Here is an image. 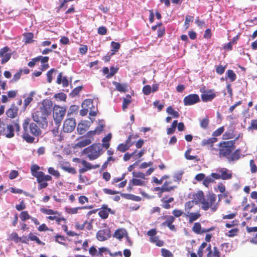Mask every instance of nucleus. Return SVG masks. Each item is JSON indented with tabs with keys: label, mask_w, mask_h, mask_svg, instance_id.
<instances>
[{
	"label": "nucleus",
	"mask_w": 257,
	"mask_h": 257,
	"mask_svg": "<svg viewBox=\"0 0 257 257\" xmlns=\"http://www.w3.org/2000/svg\"><path fill=\"white\" fill-rule=\"evenodd\" d=\"M240 137V135L235 140L220 142L218 145V156L220 158H225L229 162L236 161L240 158L241 151L239 149L235 150V141Z\"/></svg>",
	"instance_id": "f257e3e1"
},
{
	"label": "nucleus",
	"mask_w": 257,
	"mask_h": 257,
	"mask_svg": "<svg viewBox=\"0 0 257 257\" xmlns=\"http://www.w3.org/2000/svg\"><path fill=\"white\" fill-rule=\"evenodd\" d=\"M30 118H26L23 122L22 126L24 131L23 138L27 143H32L34 142L35 138L30 134L38 137L41 135L42 132L36 123H30Z\"/></svg>",
	"instance_id": "f03ea898"
},
{
	"label": "nucleus",
	"mask_w": 257,
	"mask_h": 257,
	"mask_svg": "<svg viewBox=\"0 0 257 257\" xmlns=\"http://www.w3.org/2000/svg\"><path fill=\"white\" fill-rule=\"evenodd\" d=\"M195 205V202L191 200H189L184 204V217L189 218V223H192L201 216L199 210L195 212H192V209Z\"/></svg>",
	"instance_id": "7ed1b4c3"
},
{
	"label": "nucleus",
	"mask_w": 257,
	"mask_h": 257,
	"mask_svg": "<svg viewBox=\"0 0 257 257\" xmlns=\"http://www.w3.org/2000/svg\"><path fill=\"white\" fill-rule=\"evenodd\" d=\"M83 153L87 155L90 160H94L103 153L102 147L100 143H94L85 148Z\"/></svg>",
	"instance_id": "20e7f679"
},
{
	"label": "nucleus",
	"mask_w": 257,
	"mask_h": 257,
	"mask_svg": "<svg viewBox=\"0 0 257 257\" xmlns=\"http://www.w3.org/2000/svg\"><path fill=\"white\" fill-rule=\"evenodd\" d=\"M216 199V196L215 194L213 193L207 194L201 204L202 209L206 211L210 208L212 211H215L218 207V204L215 203Z\"/></svg>",
	"instance_id": "39448f33"
},
{
	"label": "nucleus",
	"mask_w": 257,
	"mask_h": 257,
	"mask_svg": "<svg viewBox=\"0 0 257 257\" xmlns=\"http://www.w3.org/2000/svg\"><path fill=\"white\" fill-rule=\"evenodd\" d=\"M48 117V116L39 108L32 113V118L33 120L39 123L42 128H45L47 126Z\"/></svg>",
	"instance_id": "423d86ee"
},
{
	"label": "nucleus",
	"mask_w": 257,
	"mask_h": 257,
	"mask_svg": "<svg viewBox=\"0 0 257 257\" xmlns=\"http://www.w3.org/2000/svg\"><path fill=\"white\" fill-rule=\"evenodd\" d=\"M66 108L59 105L55 104L53 107V117L56 123H60L64 118Z\"/></svg>",
	"instance_id": "0eeeda50"
},
{
	"label": "nucleus",
	"mask_w": 257,
	"mask_h": 257,
	"mask_svg": "<svg viewBox=\"0 0 257 257\" xmlns=\"http://www.w3.org/2000/svg\"><path fill=\"white\" fill-rule=\"evenodd\" d=\"M22 104V100L20 98L18 99L16 103H13L6 112L7 116L11 118L16 117L18 114L19 106H21Z\"/></svg>",
	"instance_id": "6e6552de"
},
{
	"label": "nucleus",
	"mask_w": 257,
	"mask_h": 257,
	"mask_svg": "<svg viewBox=\"0 0 257 257\" xmlns=\"http://www.w3.org/2000/svg\"><path fill=\"white\" fill-rule=\"evenodd\" d=\"M37 182L38 183V190L46 188L48 186L47 181L52 180V177L49 175H46L44 173H40L38 176H36Z\"/></svg>",
	"instance_id": "1a4fd4ad"
},
{
	"label": "nucleus",
	"mask_w": 257,
	"mask_h": 257,
	"mask_svg": "<svg viewBox=\"0 0 257 257\" xmlns=\"http://www.w3.org/2000/svg\"><path fill=\"white\" fill-rule=\"evenodd\" d=\"M104 127V125L103 124H99L93 131H88L85 136L79 137L78 140L85 137L86 139H89L91 143L94 141V136L100 134L103 131Z\"/></svg>",
	"instance_id": "9d476101"
},
{
	"label": "nucleus",
	"mask_w": 257,
	"mask_h": 257,
	"mask_svg": "<svg viewBox=\"0 0 257 257\" xmlns=\"http://www.w3.org/2000/svg\"><path fill=\"white\" fill-rule=\"evenodd\" d=\"M199 95L197 94H190L186 96L183 99L185 106L192 105L200 102Z\"/></svg>",
	"instance_id": "9b49d317"
},
{
	"label": "nucleus",
	"mask_w": 257,
	"mask_h": 257,
	"mask_svg": "<svg viewBox=\"0 0 257 257\" xmlns=\"http://www.w3.org/2000/svg\"><path fill=\"white\" fill-rule=\"evenodd\" d=\"M53 102L50 99H44L41 103V106L39 107L48 116L51 113L53 109Z\"/></svg>",
	"instance_id": "f8f14e48"
},
{
	"label": "nucleus",
	"mask_w": 257,
	"mask_h": 257,
	"mask_svg": "<svg viewBox=\"0 0 257 257\" xmlns=\"http://www.w3.org/2000/svg\"><path fill=\"white\" fill-rule=\"evenodd\" d=\"M75 119L73 118H67L63 123V129L65 133L72 132L76 127Z\"/></svg>",
	"instance_id": "ddd939ff"
},
{
	"label": "nucleus",
	"mask_w": 257,
	"mask_h": 257,
	"mask_svg": "<svg viewBox=\"0 0 257 257\" xmlns=\"http://www.w3.org/2000/svg\"><path fill=\"white\" fill-rule=\"evenodd\" d=\"M40 211L45 214L47 215H58V217L56 219V222L58 224H60L61 221H63L65 222L66 221V219L64 217H60L61 213L57 211H55L51 209H47L45 208H42L40 209Z\"/></svg>",
	"instance_id": "4468645a"
},
{
	"label": "nucleus",
	"mask_w": 257,
	"mask_h": 257,
	"mask_svg": "<svg viewBox=\"0 0 257 257\" xmlns=\"http://www.w3.org/2000/svg\"><path fill=\"white\" fill-rule=\"evenodd\" d=\"M201 92L202 93L201 95V98L203 102L211 101L216 96V94L213 89L201 91Z\"/></svg>",
	"instance_id": "2eb2a0df"
},
{
	"label": "nucleus",
	"mask_w": 257,
	"mask_h": 257,
	"mask_svg": "<svg viewBox=\"0 0 257 257\" xmlns=\"http://www.w3.org/2000/svg\"><path fill=\"white\" fill-rule=\"evenodd\" d=\"M1 135L7 138H12L14 135V126L12 124H6L5 123L2 128Z\"/></svg>",
	"instance_id": "dca6fc26"
},
{
	"label": "nucleus",
	"mask_w": 257,
	"mask_h": 257,
	"mask_svg": "<svg viewBox=\"0 0 257 257\" xmlns=\"http://www.w3.org/2000/svg\"><path fill=\"white\" fill-rule=\"evenodd\" d=\"M9 51H10V49L8 46L1 49L0 57L2 58L1 63L2 64H5L10 59L12 54L9 53Z\"/></svg>",
	"instance_id": "f3484780"
},
{
	"label": "nucleus",
	"mask_w": 257,
	"mask_h": 257,
	"mask_svg": "<svg viewBox=\"0 0 257 257\" xmlns=\"http://www.w3.org/2000/svg\"><path fill=\"white\" fill-rule=\"evenodd\" d=\"M110 237V230L108 228L100 229L96 233V238L100 241L106 240Z\"/></svg>",
	"instance_id": "a211bd4d"
},
{
	"label": "nucleus",
	"mask_w": 257,
	"mask_h": 257,
	"mask_svg": "<svg viewBox=\"0 0 257 257\" xmlns=\"http://www.w3.org/2000/svg\"><path fill=\"white\" fill-rule=\"evenodd\" d=\"M163 219H166V220L163 222L162 224L164 226H167L171 230L175 231L176 228L175 226L172 223L174 222L175 218L172 215H165L163 216Z\"/></svg>",
	"instance_id": "6ab92c4d"
},
{
	"label": "nucleus",
	"mask_w": 257,
	"mask_h": 257,
	"mask_svg": "<svg viewBox=\"0 0 257 257\" xmlns=\"http://www.w3.org/2000/svg\"><path fill=\"white\" fill-rule=\"evenodd\" d=\"M206 250L208 251L207 257H220V252L216 246H214L212 249L211 245L209 244L206 248Z\"/></svg>",
	"instance_id": "aec40b11"
},
{
	"label": "nucleus",
	"mask_w": 257,
	"mask_h": 257,
	"mask_svg": "<svg viewBox=\"0 0 257 257\" xmlns=\"http://www.w3.org/2000/svg\"><path fill=\"white\" fill-rule=\"evenodd\" d=\"M221 179L222 180H229L232 177V174L231 171L226 168H221L219 170Z\"/></svg>",
	"instance_id": "412c9836"
},
{
	"label": "nucleus",
	"mask_w": 257,
	"mask_h": 257,
	"mask_svg": "<svg viewBox=\"0 0 257 257\" xmlns=\"http://www.w3.org/2000/svg\"><path fill=\"white\" fill-rule=\"evenodd\" d=\"M129 140L130 139H127L124 143H121L119 144L116 148L117 151L121 153H124L128 150L130 148L133 146V143L131 144L129 142Z\"/></svg>",
	"instance_id": "4be33fe9"
},
{
	"label": "nucleus",
	"mask_w": 257,
	"mask_h": 257,
	"mask_svg": "<svg viewBox=\"0 0 257 257\" xmlns=\"http://www.w3.org/2000/svg\"><path fill=\"white\" fill-rule=\"evenodd\" d=\"M111 211V209L108 208L107 205H103L98 212V215L102 219H106L108 217L109 213H113Z\"/></svg>",
	"instance_id": "5701e85b"
},
{
	"label": "nucleus",
	"mask_w": 257,
	"mask_h": 257,
	"mask_svg": "<svg viewBox=\"0 0 257 257\" xmlns=\"http://www.w3.org/2000/svg\"><path fill=\"white\" fill-rule=\"evenodd\" d=\"M193 197L194 200L192 201H194L195 204L197 205L199 203L202 204L204 199L205 195L202 191H199L193 195Z\"/></svg>",
	"instance_id": "b1692460"
},
{
	"label": "nucleus",
	"mask_w": 257,
	"mask_h": 257,
	"mask_svg": "<svg viewBox=\"0 0 257 257\" xmlns=\"http://www.w3.org/2000/svg\"><path fill=\"white\" fill-rule=\"evenodd\" d=\"M217 141V139L215 137L210 138L208 139H204L201 142V146H209L210 148V149H214L216 150L213 148V144L215 142H216Z\"/></svg>",
	"instance_id": "393cba45"
},
{
	"label": "nucleus",
	"mask_w": 257,
	"mask_h": 257,
	"mask_svg": "<svg viewBox=\"0 0 257 257\" xmlns=\"http://www.w3.org/2000/svg\"><path fill=\"white\" fill-rule=\"evenodd\" d=\"M112 138L111 134L109 133L107 136L104 137L102 139V144L101 145L102 148L107 150L110 147L109 141L111 140Z\"/></svg>",
	"instance_id": "a878e982"
},
{
	"label": "nucleus",
	"mask_w": 257,
	"mask_h": 257,
	"mask_svg": "<svg viewBox=\"0 0 257 257\" xmlns=\"http://www.w3.org/2000/svg\"><path fill=\"white\" fill-rule=\"evenodd\" d=\"M167 197H163L161 199V201L162 203V207L165 209H168L171 208L170 203L174 201V198L171 197L168 199H166Z\"/></svg>",
	"instance_id": "bb28decb"
},
{
	"label": "nucleus",
	"mask_w": 257,
	"mask_h": 257,
	"mask_svg": "<svg viewBox=\"0 0 257 257\" xmlns=\"http://www.w3.org/2000/svg\"><path fill=\"white\" fill-rule=\"evenodd\" d=\"M113 84L116 89L119 92H125L127 91V85L125 83L122 84L117 82H113Z\"/></svg>",
	"instance_id": "cd10ccee"
},
{
	"label": "nucleus",
	"mask_w": 257,
	"mask_h": 257,
	"mask_svg": "<svg viewBox=\"0 0 257 257\" xmlns=\"http://www.w3.org/2000/svg\"><path fill=\"white\" fill-rule=\"evenodd\" d=\"M57 83L59 84L62 83L63 87H67L69 85V82L66 77H62V73H60L57 78Z\"/></svg>",
	"instance_id": "c85d7f7f"
},
{
	"label": "nucleus",
	"mask_w": 257,
	"mask_h": 257,
	"mask_svg": "<svg viewBox=\"0 0 257 257\" xmlns=\"http://www.w3.org/2000/svg\"><path fill=\"white\" fill-rule=\"evenodd\" d=\"M88 129V126L84 123L80 122L78 124L77 131L79 135L84 134Z\"/></svg>",
	"instance_id": "c756f323"
},
{
	"label": "nucleus",
	"mask_w": 257,
	"mask_h": 257,
	"mask_svg": "<svg viewBox=\"0 0 257 257\" xmlns=\"http://www.w3.org/2000/svg\"><path fill=\"white\" fill-rule=\"evenodd\" d=\"M40 170V167L34 164L31 166V172L32 175L34 177H36L40 175V173H43L44 172L42 171H39Z\"/></svg>",
	"instance_id": "7c9ffc66"
},
{
	"label": "nucleus",
	"mask_w": 257,
	"mask_h": 257,
	"mask_svg": "<svg viewBox=\"0 0 257 257\" xmlns=\"http://www.w3.org/2000/svg\"><path fill=\"white\" fill-rule=\"evenodd\" d=\"M192 230L197 234H203V229L202 228L201 224L199 222H195L194 223L192 228Z\"/></svg>",
	"instance_id": "2f4dec72"
},
{
	"label": "nucleus",
	"mask_w": 257,
	"mask_h": 257,
	"mask_svg": "<svg viewBox=\"0 0 257 257\" xmlns=\"http://www.w3.org/2000/svg\"><path fill=\"white\" fill-rule=\"evenodd\" d=\"M235 137L234 131L233 129H230L226 131L222 136L224 140H229Z\"/></svg>",
	"instance_id": "473e14b6"
},
{
	"label": "nucleus",
	"mask_w": 257,
	"mask_h": 257,
	"mask_svg": "<svg viewBox=\"0 0 257 257\" xmlns=\"http://www.w3.org/2000/svg\"><path fill=\"white\" fill-rule=\"evenodd\" d=\"M91 144V141L89 139H84L83 140L79 141L75 144V147L82 148L87 146Z\"/></svg>",
	"instance_id": "72a5a7b5"
},
{
	"label": "nucleus",
	"mask_w": 257,
	"mask_h": 257,
	"mask_svg": "<svg viewBox=\"0 0 257 257\" xmlns=\"http://www.w3.org/2000/svg\"><path fill=\"white\" fill-rule=\"evenodd\" d=\"M145 185L146 182L145 181L137 178H133L130 182V185L132 186H145Z\"/></svg>",
	"instance_id": "f704fd0d"
},
{
	"label": "nucleus",
	"mask_w": 257,
	"mask_h": 257,
	"mask_svg": "<svg viewBox=\"0 0 257 257\" xmlns=\"http://www.w3.org/2000/svg\"><path fill=\"white\" fill-rule=\"evenodd\" d=\"M82 108H87L88 111H89L90 107H93V101L90 99H86L84 100L81 104Z\"/></svg>",
	"instance_id": "c9c22d12"
},
{
	"label": "nucleus",
	"mask_w": 257,
	"mask_h": 257,
	"mask_svg": "<svg viewBox=\"0 0 257 257\" xmlns=\"http://www.w3.org/2000/svg\"><path fill=\"white\" fill-rule=\"evenodd\" d=\"M239 229L237 227H235L229 230L227 232H226L225 233V235L226 236L232 237L237 235L238 233H239Z\"/></svg>",
	"instance_id": "e433bc0d"
},
{
	"label": "nucleus",
	"mask_w": 257,
	"mask_h": 257,
	"mask_svg": "<svg viewBox=\"0 0 257 257\" xmlns=\"http://www.w3.org/2000/svg\"><path fill=\"white\" fill-rule=\"evenodd\" d=\"M25 43L29 44L33 41L34 34L31 32L26 33L24 34Z\"/></svg>",
	"instance_id": "4c0bfd02"
},
{
	"label": "nucleus",
	"mask_w": 257,
	"mask_h": 257,
	"mask_svg": "<svg viewBox=\"0 0 257 257\" xmlns=\"http://www.w3.org/2000/svg\"><path fill=\"white\" fill-rule=\"evenodd\" d=\"M191 149H188L185 153L184 156L185 158L188 160H196L197 162L199 161V159L198 158L197 156H192L190 155Z\"/></svg>",
	"instance_id": "58836bf2"
},
{
	"label": "nucleus",
	"mask_w": 257,
	"mask_h": 257,
	"mask_svg": "<svg viewBox=\"0 0 257 257\" xmlns=\"http://www.w3.org/2000/svg\"><path fill=\"white\" fill-rule=\"evenodd\" d=\"M29 238L30 240L35 241L39 245H44L45 244V243L41 241L37 236L32 232L29 233Z\"/></svg>",
	"instance_id": "ea45409f"
},
{
	"label": "nucleus",
	"mask_w": 257,
	"mask_h": 257,
	"mask_svg": "<svg viewBox=\"0 0 257 257\" xmlns=\"http://www.w3.org/2000/svg\"><path fill=\"white\" fill-rule=\"evenodd\" d=\"M166 111L168 114L172 115L173 117L178 118L180 116L179 112L175 110L171 106L167 108Z\"/></svg>",
	"instance_id": "a19ab883"
},
{
	"label": "nucleus",
	"mask_w": 257,
	"mask_h": 257,
	"mask_svg": "<svg viewBox=\"0 0 257 257\" xmlns=\"http://www.w3.org/2000/svg\"><path fill=\"white\" fill-rule=\"evenodd\" d=\"M229 79L231 82H233L236 78V75L234 71L232 70H228L226 72V79Z\"/></svg>",
	"instance_id": "79ce46f5"
},
{
	"label": "nucleus",
	"mask_w": 257,
	"mask_h": 257,
	"mask_svg": "<svg viewBox=\"0 0 257 257\" xmlns=\"http://www.w3.org/2000/svg\"><path fill=\"white\" fill-rule=\"evenodd\" d=\"M124 197L127 199L132 200L135 201H140L141 198L140 196H136L132 194H124L122 195Z\"/></svg>",
	"instance_id": "37998d69"
},
{
	"label": "nucleus",
	"mask_w": 257,
	"mask_h": 257,
	"mask_svg": "<svg viewBox=\"0 0 257 257\" xmlns=\"http://www.w3.org/2000/svg\"><path fill=\"white\" fill-rule=\"evenodd\" d=\"M126 96V98H123L122 107L123 111L127 108L128 105L131 102V96L129 94H127Z\"/></svg>",
	"instance_id": "c03bdc74"
},
{
	"label": "nucleus",
	"mask_w": 257,
	"mask_h": 257,
	"mask_svg": "<svg viewBox=\"0 0 257 257\" xmlns=\"http://www.w3.org/2000/svg\"><path fill=\"white\" fill-rule=\"evenodd\" d=\"M54 98H55L57 101H65L67 98V95L63 92H60L55 94L54 96Z\"/></svg>",
	"instance_id": "a18cd8bd"
},
{
	"label": "nucleus",
	"mask_w": 257,
	"mask_h": 257,
	"mask_svg": "<svg viewBox=\"0 0 257 257\" xmlns=\"http://www.w3.org/2000/svg\"><path fill=\"white\" fill-rule=\"evenodd\" d=\"M48 173L54 176L56 178H59L60 177V174L58 170H55L53 167H49L48 169Z\"/></svg>",
	"instance_id": "49530a36"
},
{
	"label": "nucleus",
	"mask_w": 257,
	"mask_h": 257,
	"mask_svg": "<svg viewBox=\"0 0 257 257\" xmlns=\"http://www.w3.org/2000/svg\"><path fill=\"white\" fill-rule=\"evenodd\" d=\"M165 186H166V184H163V185L161 187H157L155 188V191H159V193H158L159 197L161 196L163 192H169V191L170 190V189L166 188Z\"/></svg>",
	"instance_id": "de8ad7c7"
},
{
	"label": "nucleus",
	"mask_w": 257,
	"mask_h": 257,
	"mask_svg": "<svg viewBox=\"0 0 257 257\" xmlns=\"http://www.w3.org/2000/svg\"><path fill=\"white\" fill-rule=\"evenodd\" d=\"M22 221H25L28 219H31L32 217L29 214L27 211H22L20 215Z\"/></svg>",
	"instance_id": "09e8293b"
},
{
	"label": "nucleus",
	"mask_w": 257,
	"mask_h": 257,
	"mask_svg": "<svg viewBox=\"0 0 257 257\" xmlns=\"http://www.w3.org/2000/svg\"><path fill=\"white\" fill-rule=\"evenodd\" d=\"M150 241L153 243H156V244L158 246H162L164 245L163 241L159 240V237L156 236L150 237Z\"/></svg>",
	"instance_id": "8fccbe9b"
},
{
	"label": "nucleus",
	"mask_w": 257,
	"mask_h": 257,
	"mask_svg": "<svg viewBox=\"0 0 257 257\" xmlns=\"http://www.w3.org/2000/svg\"><path fill=\"white\" fill-rule=\"evenodd\" d=\"M209 122V120L208 117H207V116L205 117V118L200 120V126L203 129H206L208 126Z\"/></svg>",
	"instance_id": "3c124183"
},
{
	"label": "nucleus",
	"mask_w": 257,
	"mask_h": 257,
	"mask_svg": "<svg viewBox=\"0 0 257 257\" xmlns=\"http://www.w3.org/2000/svg\"><path fill=\"white\" fill-rule=\"evenodd\" d=\"M79 209H81V207H77L74 208H69L66 207L65 211L67 213L70 214H76L78 212Z\"/></svg>",
	"instance_id": "603ef678"
},
{
	"label": "nucleus",
	"mask_w": 257,
	"mask_h": 257,
	"mask_svg": "<svg viewBox=\"0 0 257 257\" xmlns=\"http://www.w3.org/2000/svg\"><path fill=\"white\" fill-rule=\"evenodd\" d=\"M11 240L14 241L16 243L20 242L21 241V237H19L18 233L13 232L10 236Z\"/></svg>",
	"instance_id": "864d4df0"
},
{
	"label": "nucleus",
	"mask_w": 257,
	"mask_h": 257,
	"mask_svg": "<svg viewBox=\"0 0 257 257\" xmlns=\"http://www.w3.org/2000/svg\"><path fill=\"white\" fill-rule=\"evenodd\" d=\"M61 168L64 171L72 174H75L76 173V170L73 167H71L70 166H62Z\"/></svg>",
	"instance_id": "5fc2aeb1"
},
{
	"label": "nucleus",
	"mask_w": 257,
	"mask_h": 257,
	"mask_svg": "<svg viewBox=\"0 0 257 257\" xmlns=\"http://www.w3.org/2000/svg\"><path fill=\"white\" fill-rule=\"evenodd\" d=\"M118 68L114 67V66H111L110 68V72L108 74V75H106V78L109 79L113 76L118 71Z\"/></svg>",
	"instance_id": "6e6d98bb"
},
{
	"label": "nucleus",
	"mask_w": 257,
	"mask_h": 257,
	"mask_svg": "<svg viewBox=\"0 0 257 257\" xmlns=\"http://www.w3.org/2000/svg\"><path fill=\"white\" fill-rule=\"evenodd\" d=\"M23 70L21 69L17 72L13 76V79L11 80V82H17L21 78Z\"/></svg>",
	"instance_id": "4d7b16f0"
},
{
	"label": "nucleus",
	"mask_w": 257,
	"mask_h": 257,
	"mask_svg": "<svg viewBox=\"0 0 257 257\" xmlns=\"http://www.w3.org/2000/svg\"><path fill=\"white\" fill-rule=\"evenodd\" d=\"M213 182L214 180L210 176H207L206 177H205L203 181V184L205 187H208L210 184L211 183H213Z\"/></svg>",
	"instance_id": "13d9d810"
},
{
	"label": "nucleus",
	"mask_w": 257,
	"mask_h": 257,
	"mask_svg": "<svg viewBox=\"0 0 257 257\" xmlns=\"http://www.w3.org/2000/svg\"><path fill=\"white\" fill-rule=\"evenodd\" d=\"M226 66H223L221 65L216 66L215 67L216 72L219 75H222L224 73Z\"/></svg>",
	"instance_id": "bf43d9fd"
},
{
	"label": "nucleus",
	"mask_w": 257,
	"mask_h": 257,
	"mask_svg": "<svg viewBox=\"0 0 257 257\" xmlns=\"http://www.w3.org/2000/svg\"><path fill=\"white\" fill-rule=\"evenodd\" d=\"M172 214L173 215V216L175 217H179L182 215L184 216V212L181 210L180 209H174L172 211Z\"/></svg>",
	"instance_id": "052dcab7"
},
{
	"label": "nucleus",
	"mask_w": 257,
	"mask_h": 257,
	"mask_svg": "<svg viewBox=\"0 0 257 257\" xmlns=\"http://www.w3.org/2000/svg\"><path fill=\"white\" fill-rule=\"evenodd\" d=\"M224 126H221L217 128L216 131L213 132L212 136L214 137H218L220 136L224 132Z\"/></svg>",
	"instance_id": "680f3d73"
},
{
	"label": "nucleus",
	"mask_w": 257,
	"mask_h": 257,
	"mask_svg": "<svg viewBox=\"0 0 257 257\" xmlns=\"http://www.w3.org/2000/svg\"><path fill=\"white\" fill-rule=\"evenodd\" d=\"M249 166L250 168V172L253 174L257 172V166L254 163L253 160H250L249 161Z\"/></svg>",
	"instance_id": "e2e57ef3"
},
{
	"label": "nucleus",
	"mask_w": 257,
	"mask_h": 257,
	"mask_svg": "<svg viewBox=\"0 0 257 257\" xmlns=\"http://www.w3.org/2000/svg\"><path fill=\"white\" fill-rule=\"evenodd\" d=\"M124 236V233L123 231L120 229H117L114 233V237L117 239H121Z\"/></svg>",
	"instance_id": "0e129e2a"
},
{
	"label": "nucleus",
	"mask_w": 257,
	"mask_h": 257,
	"mask_svg": "<svg viewBox=\"0 0 257 257\" xmlns=\"http://www.w3.org/2000/svg\"><path fill=\"white\" fill-rule=\"evenodd\" d=\"M194 17L193 16H187L185 18L184 27L185 29H187L189 26V23L193 21Z\"/></svg>",
	"instance_id": "69168bd1"
},
{
	"label": "nucleus",
	"mask_w": 257,
	"mask_h": 257,
	"mask_svg": "<svg viewBox=\"0 0 257 257\" xmlns=\"http://www.w3.org/2000/svg\"><path fill=\"white\" fill-rule=\"evenodd\" d=\"M162 254L164 257H172V253L168 249L165 248H162L161 249Z\"/></svg>",
	"instance_id": "338daca9"
},
{
	"label": "nucleus",
	"mask_w": 257,
	"mask_h": 257,
	"mask_svg": "<svg viewBox=\"0 0 257 257\" xmlns=\"http://www.w3.org/2000/svg\"><path fill=\"white\" fill-rule=\"evenodd\" d=\"M248 130H257V119H253L251 121L250 125L248 127Z\"/></svg>",
	"instance_id": "774afa93"
}]
</instances>
